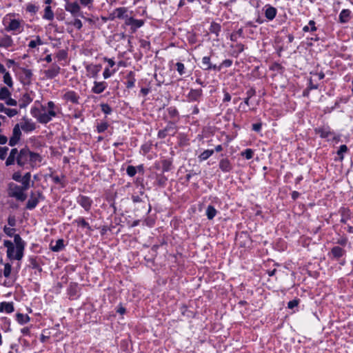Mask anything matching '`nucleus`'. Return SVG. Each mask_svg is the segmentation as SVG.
Listing matches in <instances>:
<instances>
[{
	"label": "nucleus",
	"mask_w": 353,
	"mask_h": 353,
	"mask_svg": "<svg viewBox=\"0 0 353 353\" xmlns=\"http://www.w3.org/2000/svg\"><path fill=\"white\" fill-rule=\"evenodd\" d=\"M23 123L21 124L20 128L25 132H29L36 129V124L26 117L23 118Z\"/></svg>",
	"instance_id": "15"
},
{
	"label": "nucleus",
	"mask_w": 353,
	"mask_h": 353,
	"mask_svg": "<svg viewBox=\"0 0 353 353\" xmlns=\"http://www.w3.org/2000/svg\"><path fill=\"white\" fill-rule=\"evenodd\" d=\"M107 88V83L104 81L94 82V86L92 88V92L94 94H101Z\"/></svg>",
	"instance_id": "19"
},
{
	"label": "nucleus",
	"mask_w": 353,
	"mask_h": 353,
	"mask_svg": "<svg viewBox=\"0 0 353 353\" xmlns=\"http://www.w3.org/2000/svg\"><path fill=\"white\" fill-rule=\"evenodd\" d=\"M41 114V113L38 108L34 107L31 109V114L37 119H38V117L40 116Z\"/></svg>",
	"instance_id": "64"
},
{
	"label": "nucleus",
	"mask_w": 353,
	"mask_h": 353,
	"mask_svg": "<svg viewBox=\"0 0 353 353\" xmlns=\"http://www.w3.org/2000/svg\"><path fill=\"white\" fill-rule=\"evenodd\" d=\"M241 155L242 157H244L246 159L249 160L253 157L254 151L250 148H248L245 150H244L243 152H242L241 153Z\"/></svg>",
	"instance_id": "45"
},
{
	"label": "nucleus",
	"mask_w": 353,
	"mask_h": 353,
	"mask_svg": "<svg viewBox=\"0 0 353 353\" xmlns=\"http://www.w3.org/2000/svg\"><path fill=\"white\" fill-rule=\"evenodd\" d=\"M60 69V67L57 64H52L49 69L44 71L46 77L47 79L54 78L59 74Z\"/></svg>",
	"instance_id": "12"
},
{
	"label": "nucleus",
	"mask_w": 353,
	"mask_h": 353,
	"mask_svg": "<svg viewBox=\"0 0 353 353\" xmlns=\"http://www.w3.org/2000/svg\"><path fill=\"white\" fill-rule=\"evenodd\" d=\"M41 161L42 157L39 153H36L30 150L29 161L31 165V167L34 168L37 162L40 163Z\"/></svg>",
	"instance_id": "23"
},
{
	"label": "nucleus",
	"mask_w": 353,
	"mask_h": 353,
	"mask_svg": "<svg viewBox=\"0 0 353 353\" xmlns=\"http://www.w3.org/2000/svg\"><path fill=\"white\" fill-rule=\"evenodd\" d=\"M271 69L273 70H276L279 72H283L284 68L280 63H274L271 67Z\"/></svg>",
	"instance_id": "63"
},
{
	"label": "nucleus",
	"mask_w": 353,
	"mask_h": 353,
	"mask_svg": "<svg viewBox=\"0 0 353 353\" xmlns=\"http://www.w3.org/2000/svg\"><path fill=\"white\" fill-rule=\"evenodd\" d=\"M68 53L65 50H59L57 54V57L59 61L64 60L67 58Z\"/></svg>",
	"instance_id": "53"
},
{
	"label": "nucleus",
	"mask_w": 353,
	"mask_h": 353,
	"mask_svg": "<svg viewBox=\"0 0 353 353\" xmlns=\"http://www.w3.org/2000/svg\"><path fill=\"white\" fill-rule=\"evenodd\" d=\"M2 306H3V310L7 313H11L14 311V305L12 303L2 302Z\"/></svg>",
	"instance_id": "44"
},
{
	"label": "nucleus",
	"mask_w": 353,
	"mask_h": 353,
	"mask_svg": "<svg viewBox=\"0 0 353 353\" xmlns=\"http://www.w3.org/2000/svg\"><path fill=\"white\" fill-rule=\"evenodd\" d=\"M101 108L102 112L106 114H110L112 112L111 107L107 103L101 104Z\"/></svg>",
	"instance_id": "56"
},
{
	"label": "nucleus",
	"mask_w": 353,
	"mask_h": 353,
	"mask_svg": "<svg viewBox=\"0 0 353 353\" xmlns=\"http://www.w3.org/2000/svg\"><path fill=\"white\" fill-rule=\"evenodd\" d=\"M11 95L10 92L6 87H2L0 89V100H6Z\"/></svg>",
	"instance_id": "35"
},
{
	"label": "nucleus",
	"mask_w": 353,
	"mask_h": 353,
	"mask_svg": "<svg viewBox=\"0 0 353 353\" xmlns=\"http://www.w3.org/2000/svg\"><path fill=\"white\" fill-rule=\"evenodd\" d=\"M3 82L9 87H12L13 83L9 72H6L3 75Z\"/></svg>",
	"instance_id": "46"
},
{
	"label": "nucleus",
	"mask_w": 353,
	"mask_h": 353,
	"mask_svg": "<svg viewBox=\"0 0 353 353\" xmlns=\"http://www.w3.org/2000/svg\"><path fill=\"white\" fill-rule=\"evenodd\" d=\"M339 213L341 216L340 221L345 224L350 219V210L347 208L343 207L340 208Z\"/></svg>",
	"instance_id": "22"
},
{
	"label": "nucleus",
	"mask_w": 353,
	"mask_h": 353,
	"mask_svg": "<svg viewBox=\"0 0 353 353\" xmlns=\"http://www.w3.org/2000/svg\"><path fill=\"white\" fill-rule=\"evenodd\" d=\"M176 70L180 75H182L185 73V71H184L185 66H184L183 63H182L181 62H178L176 63Z\"/></svg>",
	"instance_id": "58"
},
{
	"label": "nucleus",
	"mask_w": 353,
	"mask_h": 353,
	"mask_svg": "<svg viewBox=\"0 0 353 353\" xmlns=\"http://www.w3.org/2000/svg\"><path fill=\"white\" fill-rule=\"evenodd\" d=\"M30 178H31L30 172H27L23 175V176H21V183H22V185L23 186V189H27V190L29 189Z\"/></svg>",
	"instance_id": "30"
},
{
	"label": "nucleus",
	"mask_w": 353,
	"mask_h": 353,
	"mask_svg": "<svg viewBox=\"0 0 353 353\" xmlns=\"http://www.w3.org/2000/svg\"><path fill=\"white\" fill-rule=\"evenodd\" d=\"M43 18L48 20H52L54 18V13L51 9L50 6H46L45 8V12L43 14Z\"/></svg>",
	"instance_id": "43"
},
{
	"label": "nucleus",
	"mask_w": 353,
	"mask_h": 353,
	"mask_svg": "<svg viewBox=\"0 0 353 353\" xmlns=\"http://www.w3.org/2000/svg\"><path fill=\"white\" fill-rule=\"evenodd\" d=\"M3 112H5L9 117H12L18 114V111L16 109H10L7 108H5Z\"/></svg>",
	"instance_id": "52"
},
{
	"label": "nucleus",
	"mask_w": 353,
	"mask_h": 353,
	"mask_svg": "<svg viewBox=\"0 0 353 353\" xmlns=\"http://www.w3.org/2000/svg\"><path fill=\"white\" fill-rule=\"evenodd\" d=\"M347 241H348V239L346 236H341V238L337 239V241H336V243H337L340 245H342V246H345L347 243Z\"/></svg>",
	"instance_id": "62"
},
{
	"label": "nucleus",
	"mask_w": 353,
	"mask_h": 353,
	"mask_svg": "<svg viewBox=\"0 0 353 353\" xmlns=\"http://www.w3.org/2000/svg\"><path fill=\"white\" fill-rule=\"evenodd\" d=\"M127 79H128V81L126 82V87L128 88H131L132 87L134 86V83H135V79H134V72H130L128 74H127Z\"/></svg>",
	"instance_id": "31"
},
{
	"label": "nucleus",
	"mask_w": 353,
	"mask_h": 353,
	"mask_svg": "<svg viewBox=\"0 0 353 353\" xmlns=\"http://www.w3.org/2000/svg\"><path fill=\"white\" fill-rule=\"evenodd\" d=\"M351 12L348 9L343 10L339 14V22L341 23H347L350 19Z\"/></svg>",
	"instance_id": "26"
},
{
	"label": "nucleus",
	"mask_w": 353,
	"mask_h": 353,
	"mask_svg": "<svg viewBox=\"0 0 353 353\" xmlns=\"http://www.w3.org/2000/svg\"><path fill=\"white\" fill-rule=\"evenodd\" d=\"M30 159V150L26 147L18 150V155L17 157V163L20 167H23Z\"/></svg>",
	"instance_id": "3"
},
{
	"label": "nucleus",
	"mask_w": 353,
	"mask_h": 353,
	"mask_svg": "<svg viewBox=\"0 0 353 353\" xmlns=\"http://www.w3.org/2000/svg\"><path fill=\"white\" fill-rule=\"evenodd\" d=\"M128 10L125 7H120L118 8H116L112 13L110 14V19H114V18L118 19H127L128 14H127Z\"/></svg>",
	"instance_id": "11"
},
{
	"label": "nucleus",
	"mask_w": 353,
	"mask_h": 353,
	"mask_svg": "<svg viewBox=\"0 0 353 353\" xmlns=\"http://www.w3.org/2000/svg\"><path fill=\"white\" fill-rule=\"evenodd\" d=\"M50 177L52 178V179L54 183L61 185L62 188L65 186V183L62 181V179H64L65 178V175H62L61 178H60L58 176H54V175H52V174H50Z\"/></svg>",
	"instance_id": "41"
},
{
	"label": "nucleus",
	"mask_w": 353,
	"mask_h": 353,
	"mask_svg": "<svg viewBox=\"0 0 353 353\" xmlns=\"http://www.w3.org/2000/svg\"><path fill=\"white\" fill-rule=\"evenodd\" d=\"M21 136V132L20 130V125L19 124L17 123L14 126V128L12 130V137L10 138L9 145L10 146L16 145L20 141Z\"/></svg>",
	"instance_id": "8"
},
{
	"label": "nucleus",
	"mask_w": 353,
	"mask_h": 353,
	"mask_svg": "<svg viewBox=\"0 0 353 353\" xmlns=\"http://www.w3.org/2000/svg\"><path fill=\"white\" fill-rule=\"evenodd\" d=\"M167 181H168V179L165 176L160 175V176H157V183L158 185H159L161 187H163V186H165Z\"/></svg>",
	"instance_id": "51"
},
{
	"label": "nucleus",
	"mask_w": 353,
	"mask_h": 353,
	"mask_svg": "<svg viewBox=\"0 0 353 353\" xmlns=\"http://www.w3.org/2000/svg\"><path fill=\"white\" fill-rule=\"evenodd\" d=\"M214 150H204L199 156V158L201 161H205L208 159L210 157H211L214 154Z\"/></svg>",
	"instance_id": "40"
},
{
	"label": "nucleus",
	"mask_w": 353,
	"mask_h": 353,
	"mask_svg": "<svg viewBox=\"0 0 353 353\" xmlns=\"http://www.w3.org/2000/svg\"><path fill=\"white\" fill-rule=\"evenodd\" d=\"M330 254L333 258L339 259L346 254V251L340 246H334L331 249Z\"/></svg>",
	"instance_id": "17"
},
{
	"label": "nucleus",
	"mask_w": 353,
	"mask_h": 353,
	"mask_svg": "<svg viewBox=\"0 0 353 353\" xmlns=\"http://www.w3.org/2000/svg\"><path fill=\"white\" fill-rule=\"evenodd\" d=\"M126 26H130L132 32H135L137 30L144 24V21L142 19H136L133 17H128L125 21Z\"/></svg>",
	"instance_id": "7"
},
{
	"label": "nucleus",
	"mask_w": 353,
	"mask_h": 353,
	"mask_svg": "<svg viewBox=\"0 0 353 353\" xmlns=\"http://www.w3.org/2000/svg\"><path fill=\"white\" fill-rule=\"evenodd\" d=\"M32 99L30 97L29 94H24L19 101V108H25L28 104H30L32 102Z\"/></svg>",
	"instance_id": "27"
},
{
	"label": "nucleus",
	"mask_w": 353,
	"mask_h": 353,
	"mask_svg": "<svg viewBox=\"0 0 353 353\" xmlns=\"http://www.w3.org/2000/svg\"><path fill=\"white\" fill-rule=\"evenodd\" d=\"M14 241L17 250L16 260L20 261L23 256V251L25 248V242L22 240L19 234L14 235Z\"/></svg>",
	"instance_id": "4"
},
{
	"label": "nucleus",
	"mask_w": 353,
	"mask_h": 353,
	"mask_svg": "<svg viewBox=\"0 0 353 353\" xmlns=\"http://www.w3.org/2000/svg\"><path fill=\"white\" fill-rule=\"evenodd\" d=\"M38 7L32 3H29L26 6V11L33 14H35L38 11Z\"/></svg>",
	"instance_id": "54"
},
{
	"label": "nucleus",
	"mask_w": 353,
	"mask_h": 353,
	"mask_svg": "<svg viewBox=\"0 0 353 353\" xmlns=\"http://www.w3.org/2000/svg\"><path fill=\"white\" fill-rule=\"evenodd\" d=\"M74 223H76L78 226H81L82 228H87L89 230H92V228L90 226L89 223L83 218H79L78 219H76L74 221Z\"/></svg>",
	"instance_id": "38"
},
{
	"label": "nucleus",
	"mask_w": 353,
	"mask_h": 353,
	"mask_svg": "<svg viewBox=\"0 0 353 353\" xmlns=\"http://www.w3.org/2000/svg\"><path fill=\"white\" fill-rule=\"evenodd\" d=\"M44 199L45 197L41 191L32 192L26 208L28 210H32L36 208L39 200H44Z\"/></svg>",
	"instance_id": "2"
},
{
	"label": "nucleus",
	"mask_w": 353,
	"mask_h": 353,
	"mask_svg": "<svg viewBox=\"0 0 353 353\" xmlns=\"http://www.w3.org/2000/svg\"><path fill=\"white\" fill-rule=\"evenodd\" d=\"M202 65H203V69L205 70H214L220 71L221 70V66H217L215 64H212L210 62V57H204L202 59Z\"/></svg>",
	"instance_id": "14"
},
{
	"label": "nucleus",
	"mask_w": 353,
	"mask_h": 353,
	"mask_svg": "<svg viewBox=\"0 0 353 353\" xmlns=\"http://www.w3.org/2000/svg\"><path fill=\"white\" fill-rule=\"evenodd\" d=\"M77 202L82 206L86 211H89L92 201V200L86 196L80 195L77 199Z\"/></svg>",
	"instance_id": "16"
},
{
	"label": "nucleus",
	"mask_w": 353,
	"mask_h": 353,
	"mask_svg": "<svg viewBox=\"0 0 353 353\" xmlns=\"http://www.w3.org/2000/svg\"><path fill=\"white\" fill-rule=\"evenodd\" d=\"M314 130L316 134H319L321 138H327L330 135L333 134V132L325 128H316Z\"/></svg>",
	"instance_id": "29"
},
{
	"label": "nucleus",
	"mask_w": 353,
	"mask_h": 353,
	"mask_svg": "<svg viewBox=\"0 0 353 353\" xmlns=\"http://www.w3.org/2000/svg\"><path fill=\"white\" fill-rule=\"evenodd\" d=\"M63 99L67 102L78 104L79 96L74 91L70 90L63 94Z\"/></svg>",
	"instance_id": "13"
},
{
	"label": "nucleus",
	"mask_w": 353,
	"mask_h": 353,
	"mask_svg": "<svg viewBox=\"0 0 353 353\" xmlns=\"http://www.w3.org/2000/svg\"><path fill=\"white\" fill-rule=\"evenodd\" d=\"M12 43L13 41L10 36L6 35L0 39V47L9 48Z\"/></svg>",
	"instance_id": "28"
},
{
	"label": "nucleus",
	"mask_w": 353,
	"mask_h": 353,
	"mask_svg": "<svg viewBox=\"0 0 353 353\" xmlns=\"http://www.w3.org/2000/svg\"><path fill=\"white\" fill-rule=\"evenodd\" d=\"M172 161L170 159H163L161 161L163 172H168L171 170Z\"/></svg>",
	"instance_id": "42"
},
{
	"label": "nucleus",
	"mask_w": 353,
	"mask_h": 353,
	"mask_svg": "<svg viewBox=\"0 0 353 353\" xmlns=\"http://www.w3.org/2000/svg\"><path fill=\"white\" fill-rule=\"evenodd\" d=\"M17 321L20 324H25L30 321V317L27 314L17 313L16 314Z\"/></svg>",
	"instance_id": "33"
},
{
	"label": "nucleus",
	"mask_w": 353,
	"mask_h": 353,
	"mask_svg": "<svg viewBox=\"0 0 353 353\" xmlns=\"http://www.w3.org/2000/svg\"><path fill=\"white\" fill-rule=\"evenodd\" d=\"M29 261H30V267L31 268H32V269H39V265L35 258L31 257Z\"/></svg>",
	"instance_id": "59"
},
{
	"label": "nucleus",
	"mask_w": 353,
	"mask_h": 353,
	"mask_svg": "<svg viewBox=\"0 0 353 353\" xmlns=\"http://www.w3.org/2000/svg\"><path fill=\"white\" fill-rule=\"evenodd\" d=\"M170 117L173 118L178 115V111L174 107H170L168 109Z\"/></svg>",
	"instance_id": "60"
},
{
	"label": "nucleus",
	"mask_w": 353,
	"mask_h": 353,
	"mask_svg": "<svg viewBox=\"0 0 353 353\" xmlns=\"http://www.w3.org/2000/svg\"><path fill=\"white\" fill-rule=\"evenodd\" d=\"M12 270V265L7 263L4 265V270H3V276L6 278H8L10 276Z\"/></svg>",
	"instance_id": "48"
},
{
	"label": "nucleus",
	"mask_w": 353,
	"mask_h": 353,
	"mask_svg": "<svg viewBox=\"0 0 353 353\" xmlns=\"http://www.w3.org/2000/svg\"><path fill=\"white\" fill-rule=\"evenodd\" d=\"M17 67L21 72L19 77L21 82L25 85H29L31 83L33 76L32 70L18 65Z\"/></svg>",
	"instance_id": "5"
},
{
	"label": "nucleus",
	"mask_w": 353,
	"mask_h": 353,
	"mask_svg": "<svg viewBox=\"0 0 353 353\" xmlns=\"http://www.w3.org/2000/svg\"><path fill=\"white\" fill-rule=\"evenodd\" d=\"M126 172L130 176L132 177L136 174L137 169L133 165H128L126 169Z\"/></svg>",
	"instance_id": "55"
},
{
	"label": "nucleus",
	"mask_w": 353,
	"mask_h": 353,
	"mask_svg": "<svg viewBox=\"0 0 353 353\" xmlns=\"http://www.w3.org/2000/svg\"><path fill=\"white\" fill-rule=\"evenodd\" d=\"M37 121L40 123L46 124L51 120L50 117L48 115L47 112H44L41 113L40 116L38 117Z\"/></svg>",
	"instance_id": "39"
},
{
	"label": "nucleus",
	"mask_w": 353,
	"mask_h": 353,
	"mask_svg": "<svg viewBox=\"0 0 353 353\" xmlns=\"http://www.w3.org/2000/svg\"><path fill=\"white\" fill-rule=\"evenodd\" d=\"M27 189H23V186L18 185L14 183H10L8 185V195L9 196L14 197L19 201H24L27 196L25 194V191Z\"/></svg>",
	"instance_id": "1"
},
{
	"label": "nucleus",
	"mask_w": 353,
	"mask_h": 353,
	"mask_svg": "<svg viewBox=\"0 0 353 353\" xmlns=\"http://www.w3.org/2000/svg\"><path fill=\"white\" fill-rule=\"evenodd\" d=\"M203 91L201 89H191L188 93V98L190 101H197L202 96Z\"/></svg>",
	"instance_id": "21"
},
{
	"label": "nucleus",
	"mask_w": 353,
	"mask_h": 353,
	"mask_svg": "<svg viewBox=\"0 0 353 353\" xmlns=\"http://www.w3.org/2000/svg\"><path fill=\"white\" fill-rule=\"evenodd\" d=\"M176 132V130L174 123L169 122L164 129L159 131L158 137L159 139H164L167 136H174Z\"/></svg>",
	"instance_id": "6"
},
{
	"label": "nucleus",
	"mask_w": 353,
	"mask_h": 353,
	"mask_svg": "<svg viewBox=\"0 0 353 353\" xmlns=\"http://www.w3.org/2000/svg\"><path fill=\"white\" fill-rule=\"evenodd\" d=\"M3 245L7 248V256L10 260H16L17 250L16 246L14 245L13 243L9 240H5Z\"/></svg>",
	"instance_id": "9"
},
{
	"label": "nucleus",
	"mask_w": 353,
	"mask_h": 353,
	"mask_svg": "<svg viewBox=\"0 0 353 353\" xmlns=\"http://www.w3.org/2000/svg\"><path fill=\"white\" fill-rule=\"evenodd\" d=\"M8 150H9L8 148L6 146H5V147L0 146V159L1 160H4L6 159Z\"/></svg>",
	"instance_id": "57"
},
{
	"label": "nucleus",
	"mask_w": 353,
	"mask_h": 353,
	"mask_svg": "<svg viewBox=\"0 0 353 353\" xmlns=\"http://www.w3.org/2000/svg\"><path fill=\"white\" fill-rule=\"evenodd\" d=\"M18 155V149L17 148H12L10 150V152L9 154L8 157L7 158L6 161V165L10 166L14 163V162H17V157Z\"/></svg>",
	"instance_id": "20"
},
{
	"label": "nucleus",
	"mask_w": 353,
	"mask_h": 353,
	"mask_svg": "<svg viewBox=\"0 0 353 353\" xmlns=\"http://www.w3.org/2000/svg\"><path fill=\"white\" fill-rule=\"evenodd\" d=\"M101 65H89L86 66V70L89 72L92 77H97L98 73L101 70Z\"/></svg>",
	"instance_id": "24"
},
{
	"label": "nucleus",
	"mask_w": 353,
	"mask_h": 353,
	"mask_svg": "<svg viewBox=\"0 0 353 353\" xmlns=\"http://www.w3.org/2000/svg\"><path fill=\"white\" fill-rule=\"evenodd\" d=\"M347 150H348V148L346 145H341L339 147V149L337 151V154L339 156L341 160L343 159V153L347 152Z\"/></svg>",
	"instance_id": "47"
},
{
	"label": "nucleus",
	"mask_w": 353,
	"mask_h": 353,
	"mask_svg": "<svg viewBox=\"0 0 353 353\" xmlns=\"http://www.w3.org/2000/svg\"><path fill=\"white\" fill-rule=\"evenodd\" d=\"M8 223L10 227H14L17 223L16 218L14 215H10L8 218Z\"/></svg>",
	"instance_id": "61"
},
{
	"label": "nucleus",
	"mask_w": 353,
	"mask_h": 353,
	"mask_svg": "<svg viewBox=\"0 0 353 353\" xmlns=\"http://www.w3.org/2000/svg\"><path fill=\"white\" fill-rule=\"evenodd\" d=\"M20 28V21L17 19H12L10 21L8 27V30H18Z\"/></svg>",
	"instance_id": "34"
},
{
	"label": "nucleus",
	"mask_w": 353,
	"mask_h": 353,
	"mask_svg": "<svg viewBox=\"0 0 353 353\" xmlns=\"http://www.w3.org/2000/svg\"><path fill=\"white\" fill-rule=\"evenodd\" d=\"M108 128V123L107 122H103L97 125V129L99 133L103 132Z\"/></svg>",
	"instance_id": "50"
},
{
	"label": "nucleus",
	"mask_w": 353,
	"mask_h": 353,
	"mask_svg": "<svg viewBox=\"0 0 353 353\" xmlns=\"http://www.w3.org/2000/svg\"><path fill=\"white\" fill-rule=\"evenodd\" d=\"M15 228L8 227L6 225L3 227V232L6 234L7 236L10 237H12L14 235V233L15 232Z\"/></svg>",
	"instance_id": "49"
},
{
	"label": "nucleus",
	"mask_w": 353,
	"mask_h": 353,
	"mask_svg": "<svg viewBox=\"0 0 353 353\" xmlns=\"http://www.w3.org/2000/svg\"><path fill=\"white\" fill-rule=\"evenodd\" d=\"M239 37H244L243 28H239L236 32H234L230 35V40L236 41Z\"/></svg>",
	"instance_id": "36"
},
{
	"label": "nucleus",
	"mask_w": 353,
	"mask_h": 353,
	"mask_svg": "<svg viewBox=\"0 0 353 353\" xmlns=\"http://www.w3.org/2000/svg\"><path fill=\"white\" fill-rule=\"evenodd\" d=\"M276 9L271 6H268L265 11V16L268 20H272L276 15Z\"/></svg>",
	"instance_id": "25"
},
{
	"label": "nucleus",
	"mask_w": 353,
	"mask_h": 353,
	"mask_svg": "<svg viewBox=\"0 0 353 353\" xmlns=\"http://www.w3.org/2000/svg\"><path fill=\"white\" fill-rule=\"evenodd\" d=\"M65 10L70 12L73 17L81 16L83 17L82 13L80 12L81 8L77 2L68 3L65 5Z\"/></svg>",
	"instance_id": "10"
},
{
	"label": "nucleus",
	"mask_w": 353,
	"mask_h": 353,
	"mask_svg": "<svg viewBox=\"0 0 353 353\" xmlns=\"http://www.w3.org/2000/svg\"><path fill=\"white\" fill-rule=\"evenodd\" d=\"M219 168L224 172H229L232 170V165L227 158L222 159L219 161Z\"/></svg>",
	"instance_id": "18"
},
{
	"label": "nucleus",
	"mask_w": 353,
	"mask_h": 353,
	"mask_svg": "<svg viewBox=\"0 0 353 353\" xmlns=\"http://www.w3.org/2000/svg\"><path fill=\"white\" fill-rule=\"evenodd\" d=\"M64 247L63 240V239H58L56 241V244L54 245H51V250L53 252H59Z\"/></svg>",
	"instance_id": "37"
},
{
	"label": "nucleus",
	"mask_w": 353,
	"mask_h": 353,
	"mask_svg": "<svg viewBox=\"0 0 353 353\" xmlns=\"http://www.w3.org/2000/svg\"><path fill=\"white\" fill-rule=\"evenodd\" d=\"M216 210L212 205H208L206 210V215L209 220H212L216 214Z\"/></svg>",
	"instance_id": "32"
}]
</instances>
